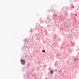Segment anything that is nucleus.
<instances>
[{
  "mask_svg": "<svg viewBox=\"0 0 79 79\" xmlns=\"http://www.w3.org/2000/svg\"><path fill=\"white\" fill-rule=\"evenodd\" d=\"M21 64H23V65H24V64H25L26 63H25V61H24L23 60H21Z\"/></svg>",
  "mask_w": 79,
  "mask_h": 79,
  "instance_id": "f257e3e1",
  "label": "nucleus"
},
{
  "mask_svg": "<svg viewBox=\"0 0 79 79\" xmlns=\"http://www.w3.org/2000/svg\"><path fill=\"white\" fill-rule=\"evenodd\" d=\"M53 70H52L50 71L51 74H53Z\"/></svg>",
  "mask_w": 79,
  "mask_h": 79,
  "instance_id": "f03ea898",
  "label": "nucleus"
},
{
  "mask_svg": "<svg viewBox=\"0 0 79 79\" xmlns=\"http://www.w3.org/2000/svg\"><path fill=\"white\" fill-rule=\"evenodd\" d=\"M74 61H77V59L76 58L74 59Z\"/></svg>",
  "mask_w": 79,
  "mask_h": 79,
  "instance_id": "7ed1b4c3",
  "label": "nucleus"
},
{
  "mask_svg": "<svg viewBox=\"0 0 79 79\" xmlns=\"http://www.w3.org/2000/svg\"><path fill=\"white\" fill-rule=\"evenodd\" d=\"M45 50H43L42 51V52H43V53H45Z\"/></svg>",
  "mask_w": 79,
  "mask_h": 79,
  "instance_id": "20e7f679",
  "label": "nucleus"
},
{
  "mask_svg": "<svg viewBox=\"0 0 79 79\" xmlns=\"http://www.w3.org/2000/svg\"><path fill=\"white\" fill-rule=\"evenodd\" d=\"M46 79H47V78H46Z\"/></svg>",
  "mask_w": 79,
  "mask_h": 79,
  "instance_id": "39448f33",
  "label": "nucleus"
}]
</instances>
